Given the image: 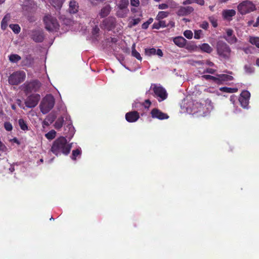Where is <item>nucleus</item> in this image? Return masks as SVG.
I'll list each match as a JSON object with an SVG mask.
<instances>
[{"instance_id": "nucleus-1", "label": "nucleus", "mask_w": 259, "mask_h": 259, "mask_svg": "<svg viewBox=\"0 0 259 259\" xmlns=\"http://www.w3.org/2000/svg\"><path fill=\"white\" fill-rule=\"evenodd\" d=\"M71 149V145L68 144L66 139L64 137H60L53 142L51 151L57 156L61 154L67 155Z\"/></svg>"}, {"instance_id": "nucleus-2", "label": "nucleus", "mask_w": 259, "mask_h": 259, "mask_svg": "<svg viewBox=\"0 0 259 259\" xmlns=\"http://www.w3.org/2000/svg\"><path fill=\"white\" fill-rule=\"evenodd\" d=\"M55 100L51 94L47 95L42 100L39 105L41 112L43 114L48 113L54 106Z\"/></svg>"}, {"instance_id": "nucleus-3", "label": "nucleus", "mask_w": 259, "mask_h": 259, "mask_svg": "<svg viewBox=\"0 0 259 259\" xmlns=\"http://www.w3.org/2000/svg\"><path fill=\"white\" fill-rule=\"evenodd\" d=\"M216 49L218 55L225 59L231 57V49L229 46L223 40H219L216 44Z\"/></svg>"}, {"instance_id": "nucleus-4", "label": "nucleus", "mask_w": 259, "mask_h": 259, "mask_svg": "<svg viewBox=\"0 0 259 259\" xmlns=\"http://www.w3.org/2000/svg\"><path fill=\"white\" fill-rule=\"evenodd\" d=\"M150 90L153 92V96L157 98L159 102H161L167 98L168 94L166 90L161 85L152 84Z\"/></svg>"}, {"instance_id": "nucleus-5", "label": "nucleus", "mask_w": 259, "mask_h": 259, "mask_svg": "<svg viewBox=\"0 0 259 259\" xmlns=\"http://www.w3.org/2000/svg\"><path fill=\"white\" fill-rule=\"evenodd\" d=\"M26 78V73L24 71L19 70L13 72L8 78L10 84L17 85L23 82Z\"/></svg>"}, {"instance_id": "nucleus-6", "label": "nucleus", "mask_w": 259, "mask_h": 259, "mask_svg": "<svg viewBox=\"0 0 259 259\" xmlns=\"http://www.w3.org/2000/svg\"><path fill=\"white\" fill-rule=\"evenodd\" d=\"M41 83L37 80H33L31 81H26L21 85V90L26 95H28L33 92L38 91L41 87Z\"/></svg>"}, {"instance_id": "nucleus-7", "label": "nucleus", "mask_w": 259, "mask_h": 259, "mask_svg": "<svg viewBox=\"0 0 259 259\" xmlns=\"http://www.w3.org/2000/svg\"><path fill=\"white\" fill-rule=\"evenodd\" d=\"M45 27L49 31H57L59 29V24L57 19L51 15H46L44 18Z\"/></svg>"}, {"instance_id": "nucleus-8", "label": "nucleus", "mask_w": 259, "mask_h": 259, "mask_svg": "<svg viewBox=\"0 0 259 259\" xmlns=\"http://www.w3.org/2000/svg\"><path fill=\"white\" fill-rule=\"evenodd\" d=\"M237 9L241 15H245L256 10L255 5L249 1H244L241 2L238 5Z\"/></svg>"}, {"instance_id": "nucleus-9", "label": "nucleus", "mask_w": 259, "mask_h": 259, "mask_svg": "<svg viewBox=\"0 0 259 259\" xmlns=\"http://www.w3.org/2000/svg\"><path fill=\"white\" fill-rule=\"evenodd\" d=\"M40 99V96L39 94H32L27 98L25 104L28 108H34L37 105Z\"/></svg>"}, {"instance_id": "nucleus-10", "label": "nucleus", "mask_w": 259, "mask_h": 259, "mask_svg": "<svg viewBox=\"0 0 259 259\" xmlns=\"http://www.w3.org/2000/svg\"><path fill=\"white\" fill-rule=\"evenodd\" d=\"M250 97V94L248 91H243L240 94L239 98V101L243 108L247 107L249 104V100Z\"/></svg>"}, {"instance_id": "nucleus-11", "label": "nucleus", "mask_w": 259, "mask_h": 259, "mask_svg": "<svg viewBox=\"0 0 259 259\" xmlns=\"http://www.w3.org/2000/svg\"><path fill=\"white\" fill-rule=\"evenodd\" d=\"M151 117L153 118H157L159 120L167 119L169 116L166 113H164L157 108H154L151 111Z\"/></svg>"}, {"instance_id": "nucleus-12", "label": "nucleus", "mask_w": 259, "mask_h": 259, "mask_svg": "<svg viewBox=\"0 0 259 259\" xmlns=\"http://www.w3.org/2000/svg\"><path fill=\"white\" fill-rule=\"evenodd\" d=\"M116 22V21L115 17H109L103 21L102 24L106 29L110 30L115 27Z\"/></svg>"}, {"instance_id": "nucleus-13", "label": "nucleus", "mask_w": 259, "mask_h": 259, "mask_svg": "<svg viewBox=\"0 0 259 259\" xmlns=\"http://www.w3.org/2000/svg\"><path fill=\"white\" fill-rule=\"evenodd\" d=\"M226 35H224L223 38H224L229 44H234L237 42L238 39L237 37L233 35V30L232 29H227L226 30Z\"/></svg>"}, {"instance_id": "nucleus-14", "label": "nucleus", "mask_w": 259, "mask_h": 259, "mask_svg": "<svg viewBox=\"0 0 259 259\" xmlns=\"http://www.w3.org/2000/svg\"><path fill=\"white\" fill-rule=\"evenodd\" d=\"M205 105L196 102L194 103L192 107V112L193 114L199 113L200 115L204 114L205 113Z\"/></svg>"}, {"instance_id": "nucleus-15", "label": "nucleus", "mask_w": 259, "mask_h": 259, "mask_svg": "<svg viewBox=\"0 0 259 259\" xmlns=\"http://www.w3.org/2000/svg\"><path fill=\"white\" fill-rule=\"evenodd\" d=\"M125 119L128 122H134L140 118L139 112L136 111L128 112L125 114Z\"/></svg>"}, {"instance_id": "nucleus-16", "label": "nucleus", "mask_w": 259, "mask_h": 259, "mask_svg": "<svg viewBox=\"0 0 259 259\" xmlns=\"http://www.w3.org/2000/svg\"><path fill=\"white\" fill-rule=\"evenodd\" d=\"M194 11L193 7L191 6L181 7L177 12V14L179 16H184L188 15Z\"/></svg>"}, {"instance_id": "nucleus-17", "label": "nucleus", "mask_w": 259, "mask_h": 259, "mask_svg": "<svg viewBox=\"0 0 259 259\" xmlns=\"http://www.w3.org/2000/svg\"><path fill=\"white\" fill-rule=\"evenodd\" d=\"M32 39L36 42H41L44 39V33L40 30H35L32 32Z\"/></svg>"}, {"instance_id": "nucleus-18", "label": "nucleus", "mask_w": 259, "mask_h": 259, "mask_svg": "<svg viewBox=\"0 0 259 259\" xmlns=\"http://www.w3.org/2000/svg\"><path fill=\"white\" fill-rule=\"evenodd\" d=\"M111 11V7L109 5H106L101 8L99 16L101 18L107 17Z\"/></svg>"}, {"instance_id": "nucleus-19", "label": "nucleus", "mask_w": 259, "mask_h": 259, "mask_svg": "<svg viewBox=\"0 0 259 259\" xmlns=\"http://www.w3.org/2000/svg\"><path fill=\"white\" fill-rule=\"evenodd\" d=\"M173 41L175 45L182 48L185 46L186 40L182 36H178L173 39Z\"/></svg>"}, {"instance_id": "nucleus-20", "label": "nucleus", "mask_w": 259, "mask_h": 259, "mask_svg": "<svg viewBox=\"0 0 259 259\" xmlns=\"http://www.w3.org/2000/svg\"><path fill=\"white\" fill-rule=\"evenodd\" d=\"M78 6L77 2L72 0L69 3V11L70 13L75 14L78 12Z\"/></svg>"}, {"instance_id": "nucleus-21", "label": "nucleus", "mask_w": 259, "mask_h": 259, "mask_svg": "<svg viewBox=\"0 0 259 259\" xmlns=\"http://www.w3.org/2000/svg\"><path fill=\"white\" fill-rule=\"evenodd\" d=\"M217 76L219 77L220 84H222L224 81H231L234 78L232 76L225 74H218Z\"/></svg>"}, {"instance_id": "nucleus-22", "label": "nucleus", "mask_w": 259, "mask_h": 259, "mask_svg": "<svg viewBox=\"0 0 259 259\" xmlns=\"http://www.w3.org/2000/svg\"><path fill=\"white\" fill-rule=\"evenodd\" d=\"M236 11L234 10H226L223 12V16L226 19H229L231 17L235 16Z\"/></svg>"}, {"instance_id": "nucleus-23", "label": "nucleus", "mask_w": 259, "mask_h": 259, "mask_svg": "<svg viewBox=\"0 0 259 259\" xmlns=\"http://www.w3.org/2000/svg\"><path fill=\"white\" fill-rule=\"evenodd\" d=\"M167 26H168V25H166L165 21L160 20L158 22H155L153 24L152 28L153 29H159L161 27L164 28Z\"/></svg>"}, {"instance_id": "nucleus-24", "label": "nucleus", "mask_w": 259, "mask_h": 259, "mask_svg": "<svg viewBox=\"0 0 259 259\" xmlns=\"http://www.w3.org/2000/svg\"><path fill=\"white\" fill-rule=\"evenodd\" d=\"M128 12V9H118L117 11H116V15L119 18H124L127 16Z\"/></svg>"}, {"instance_id": "nucleus-25", "label": "nucleus", "mask_w": 259, "mask_h": 259, "mask_svg": "<svg viewBox=\"0 0 259 259\" xmlns=\"http://www.w3.org/2000/svg\"><path fill=\"white\" fill-rule=\"evenodd\" d=\"M18 124L20 128L24 131L29 130L27 123L23 119L20 118L18 120Z\"/></svg>"}, {"instance_id": "nucleus-26", "label": "nucleus", "mask_w": 259, "mask_h": 259, "mask_svg": "<svg viewBox=\"0 0 259 259\" xmlns=\"http://www.w3.org/2000/svg\"><path fill=\"white\" fill-rule=\"evenodd\" d=\"M132 55L137 59L138 60L141 61L142 59L140 54L136 50L135 44H134L132 47Z\"/></svg>"}, {"instance_id": "nucleus-27", "label": "nucleus", "mask_w": 259, "mask_h": 259, "mask_svg": "<svg viewBox=\"0 0 259 259\" xmlns=\"http://www.w3.org/2000/svg\"><path fill=\"white\" fill-rule=\"evenodd\" d=\"M64 121V120L63 117L61 116V117H59L57 119V120L56 121V122L55 123V124H54L55 128L57 130L60 129L63 126Z\"/></svg>"}, {"instance_id": "nucleus-28", "label": "nucleus", "mask_w": 259, "mask_h": 259, "mask_svg": "<svg viewBox=\"0 0 259 259\" xmlns=\"http://www.w3.org/2000/svg\"><path fill=\"white\" fill-rule=\"evenodd\" d=\"M129 5L128 0H120L117 5V8L120 9H128L127 7Z\"/></svg>"}, {"instance_id": "nucleus-29", "label": "nucleus", "mask_w": 259, "mask_h": 259, "mask_svg": "<svg viewBox=\"0 0 259 259\" xmlns=\"http://www.w3.org/2000/svg\"><path fill=\"white\" fill-rule=\"evenodd\" d=\"M200 49L202 51L207 53H210L212 51V48L208 44L204 43L200 46Z\"/></svg>"}, {"instance_id": "nucleus-30", "label": "nucleus", "mask_w": 259, "mask_h": 259, "mask_svg": "<svg viewBox=\"0 0 259 259\" xmlns=\"http://www.w3.org/2000/svg\"><path fill=\"white\" fill-rule=\"evenodd\" d=\"M220 90L223 92L228 93H236L238 91V89L224 87L220 88Z\"/></svg>"}, {"instance_id": "nucleus-31", "label": "nucleus", "mask_w": 259, "mask_h": 259, "mask_svg": "<svg viewBox=\"0 0 259 259\" xmlns=\"http://www.w3.org/2000/svg\"><path fill=\"white\" fill-rule=\"evenodd\" d=\"M9 58L10 62L12 63H17L21 59V57L18 54H11Z\"/></svg>"}, {"instance_id": "nucleus-32", "label": "nucleus", "mask_w": 259, "mask_h": 259, "mask_svg": "<svg viewBox=\"0 0 259 259\" xmlns=\"http://www.w3.org/2000/svg\"><path fill=\"white\" fill-rule=\"evenodd\" d=\"M249 41L252 45H255L257 48H259V37L255 36H250Z\"/></svg>"}, {"instance_id": "nucleus-33", "label": "nucleus", "mask_w": 259, "mask_h": 259, "mask_svg": "<svg viewBox=\"0 0 259 259\" xmlns=\"http://www.w3.org/2000/svg\"><path fill=\"white\" fill-rule=\"evenodd\" d=\"M168 15L169 12H168L160 11L158 13V15H157L156 19L157 20H160L161 19L167 17L168 16Z\"/></svg>"}, {"instance_id": "nucleus-34", "label": "nucleus", "mask_w": 259, "mask_h": 259, "mask_svg": "<svg viewBox=\"0 0 259 259\" xmlns=\"http://www.w3.org/2000/svg\"><path fill=\"white\" fill-rule=\"evenodd\" d=\"M81 154V151L80 149H76L72 151L71 158L72 160H75L76 157L80 155Z\"/></svg>"}, {"instance_id": "nucleus-35", "label": "nucleus", "mask_w": 259, "mask_h": 259, "mask_svg": "<svg viewBox=\"0 0 259 259\" xmlns=\"http://www.w3.org/2000/svg\"><path fill=\"white\" fill-rule=\"evenodd\" d=\"M51 1L54 7L60 9L62 6L64 0H51Z\"/></svg>"}, {"instance_id": "nucleus-36", "label": "nucleus", "mask_w": 259, "mask_h": 259, "mask_svg": "<svg viewBox=\"0 0 259 259\" xmlns=\"http://www.w3.org/2000/svg\"><path fill=\"white\" fill-rule=\"evenodd\" d=\"M9 27L16 34H18L20 32L21 28L18 24H10Z\"/></svg>"}, {"instance_id": "nucleus-37", "label": "nucleus", "mask_w": 259, "mask_h": 259, "mask_svg": "<svg viewBox=\"0 0 259 259\" xmlns=\"http://www.w3.org/2000/svg\"><path fill=\"white\" fill-rule=\"evenodd\" d=\"M145 54L146 55L151 56L156 54V49L155 48L145 49Z\"/></svg>"}, {"instance_id": "nucleus-38", "label": "nucleus", "mask_w": 259, "mask_h": 259, "mask_svg": "<svg viewBox=\"0 0 259 259\" xmlns=\"http://www.w3.org/2000/svg\"><path fill=\"white\" fill-rule=\"evenodd\" d=\"M56 135V132L54 130H51L46 134L45 136L48 140H52L55 138Z\"/></svg>"}, {"instance_id": "nucleus-39", "label": "nucleus", "mask_w": 259, "mask_h": 259, "mask_svg": "<svg viewBox=\"0 0 259 259\" xmlns=\"http://www.w3.org/2000/svg\"><path fill=\"white\" fill-rule=\"evenodd\" d=\"M245 71L246 73L251 74L254 72V69L250 65H245L244 67Z\"/></svg>"}, {"instance_id": "nucleus-40", "label": "nucleus", "mask_w": 259, "mask_h": 259, "mask_svg": "<svg viewBox=\"0 0 259 259\" xmlns=\"http://www.w3.org/2000/svg\"><path fill=\"white\" fill-rule=\"evenodd\" d=\"M4 126L5 130L8 132H11L13 130L12 124L10 122H5L4 124Z\"/></svg>"}, {"instance_id": "nucleus-41", "label": "nucleus", "mask_w": 259, "mask_h": 259, "mask_svg": "<svg viewBox=\"0 0 259 259\" xmlns=\"http://www.w3.org/2000/svg\"><path fill=\"white\" fill-rule=\"evenodd\" d=\"M184 36L188 39H191L193 37V33L192 31L187 30L184 32Z\"/></svg>"}, {"instance_id": "nucleus-42", "label": "nucleus", "mask_w": 259, "mask_h": 259, "mask_svg": "<svg viewBox=\"0 0 259 259\" xmlns=\"http://www.w3.org/2000/svg\"><path fill=\"white\" fill-rule=\"evenodd\" d=\"M10 15L9 14H6L3 18L1 23L8 25V22L10 20Z\"/></svg>"}, {"instance_id": "nucleus-43", "label": "nucleus", "mask_w": 259, "mask_h": 259, "mask_svg": "<svg viewBox=\"0 0 259 259\" xmlns=\"http://www.w3.org/2000/svg\"><path fill=\"white\" fill-rule=\"evenodd\" d=\"M202 34V31L201 30H195L194 32V38L195 39H199L201 35Z\"/></svg>"}, {"instance_id": "nucleus-44", "label": "nucleus", "mask_w": 259, "mask_h": 259, "mask_svg": "<svg viewBox=\"0 0 259 259\" xmlns=\"http://www.w3.org/2000/svg\"><path fill=\"white\" fill-rule=\"evenodd\" d=\"M56 117L54 115H52V114H49L48 115L47 117L46 118V119L51 124L52 123L55 119Z\"/></svg>"}, {"instance_id": "nucleus-45", "label": "nucleus", "mask_w": 259, "mask_h": 259, "mask_svg": "<svg viewBox=\"0 0 259 259\" xmlns=\"http://www.w3.org/2000/svg\"><path fill=\"white\" fill-rule=\"evenodd\" d=\"M131 5L132 6L138 7L140 5L139 0H131Z\"/></svg>"}, {"instance_id": "nucleus-46", "label": "nucleus", "mask_w": 259, "mask_h": 259, "mask_svg": "<svg viewBox=\"0 0 259 259\" xmlns=\"http://www.w3.org/2000/svg\"><path fill=\"white\" fill-rule=\"evenodd\" d=\"M159 9L164 10L168 8V6L166 4H159L158 6Z\"/></svg>"}, {"instance_id": "nucleus-47", "label": "nucleus", "mask_w": 259, "mask_h": 259, "mask_svg": "<svg viewBox=\"0 0 259 259\" xmlns=\"http://www.w3.org/2000/svg\"><path fill=\"white\" fill-rule=\"evenodd\" d=\"M151 104V102L149 99L146 100L144 103H143V105L144 106V107L147 108H148L150 107Z\"/></svg>"}, {"instance_id": "nucleus-48", "label": "nucleus", "mask_w": 259, "mask_h": 259, "mask_svg": "<svg viewBox=\"0 0 259 259\" xmlns=\"http://www.w3.org/2000/svg\"><path fill=\"white\" fill-rule=\"evenodd\" d=\"M141 21V19L139 18L134 19L132 21V26H136Z\"/></svg>"}, {"instance_id": "nucleus-49", "label": "nucleus", "mask_w": 259, "mask_h": 259, "mask_svg": "<svg viewBox=\"0 0 259 259\" xmlns=\"http://www.w3.org/2000/svg\"><path fill=\"white\" fill-rule=\"evenodd\" d=\"M194 3L200 6H204L205 4L204 0H193Z\"/></svg>"}, {"instance_id": "nucleus-50", "label": "nucleus", "mask_w": 259, "mask_h": 259, "mask_svg": "<svg viewBox=\"0 0 259 259\" xmlns=\"http://www.w3.org/2000/svg\"><path fill=\"white\" fill-rule=\"evenodd\" d=\"M215 72V70L212 68H208L204 71V73H208L210 74H213Z\"/></svg>"}, {"instance_id": "nucleus-51", "label": "nucleus", "mask_w": 259, "mask_h": 259, "mask_svg": "<svg viewBox=\"0 0 259 259\" xmlns=\"http://www.w3.org/2000/svg\"><path fill=\"white\" fill-rule=\"evenodd\" d=\"M211 80H213L214 82L217 83L218 84H220V79L219 76L215 77L212 76Z\"/></svg>"}, {"instance_id": "nucleus-52", "label": "nucleus", "mask_w": 259, "mask_h": 259, "mask_svg": "<svg viewBox=\"0 0 259 259\" xmlns=\"http://www.w3.org/2000/svg\"><path fill=\"white\" fill-rule=\"evenodd\" d=\"M6 149V146L1 141H0V151L4 152Z\"/></svg>"}, {"instance_id": "nucleus-53", "label": "nucleus", "mask_w": 259, "mask_h": 259, "mask_svg": "<svg viewBox=\"0 0 259 259\" xmlns=\"http://www.w3.org/2000/svg\"><path fill=\"white\" fill-rule=\"evenodd\" d=\"M156 54H157L159 57H162L163 55L162 51L160 49L156 50Z\"/></svg>"}, {"instance_id": "nucleus-54", "label": "nucleus", "mask_w": 259, "mask_h": 259, "mask_svg": "<svg viewBox=\"0 0 259 259\" xmlns=\"http://www.w3.org/2000/svg\"><path fill=\"white\" fill-rule=\"evenodd\" d=\"M201 27L204 29H207L208 27V24L206 22H203L201 24Z\"/></svg>"}, {"instance_id": "nucleus-55", "label": "nucleus", "mask_w": 259, "mask_h": 259, "mask_svg": "<svg viewBox=\"0 0 259 259\" xmlns=\"http://www.w3.org/2000/svg\"><path fill=\"white\" fill-rule=\"evenodd\" d=\"M99 30V28L97 26H95L93 29V34H96L98 33Z\"/></svg>"}, {"instance_id": "nucleus-56", "label": "nucleus", "mask_w": 259, "mask_h": 259, "mask_svg": "<svg viewBox=\"0 0 259 259\" xmlns=\"http://www.w3.org/2000/svg\"><path fill=\"white\" fill-rule=\"evenodd\" d=\"M118 41L117 37H111L110 42L112 44H116Z\"/></svg>"}, {"instance_id": "nucleus-57", "label": "nucleus", "mask_w": 259, "mask_h": 259, "mask_svg": "<svg viewBox=\"0 0 259 259\" xmlns=\"http://www.w3.org/2000/svg\"><path fill=\"white\" fill-rule=\"evenodd\" d=\"M149 25V24L147 22H146L142 25V28L143 29H146L148 28Z\"/></svg>"}, {"instance_id": "nucleus-58", "label": "nucleus", "mask_w": 259, "mask_h": 259, "mask_svg": "<svg viewBox=\"0 0 259 259\" xmlns=\"http://www.w3.org/2000/svg\"><path fill=\"white\" fill-rule=\"evenodd\" d=\"M202 77L206 80H211L212 76L210 75H203Z\"/></svg>"}, {"instance_id": "nucleus-59", "label": "nucleus", "mask_w": 259, "mask_h": 259, "mask_svg": "<svg viewBox=\"0 0 259 259\" xmlns=\"http://www.w3.org/2000/svg\"><path fill=\"white\" fill-rule=\"evenodd\" d=\"M194 3L193 1V0H186V1H185L183 4L184 5H186V4H191L192 3Z\"/></svg>"}, {"instance_id": "nucleus-60", "label": "nucleus", "mask_w": 259, "mask_h": 259, "mask_svg": "<svg viewBox=\"0 0 259 259\" xmlns=\"http://www.w3.org/2000/svg\"><path fill=\"white\" fill-rule=\"evenodd\" d=\"M167 25H168V26H170V27H174L175 25V23L174 21H169V23L167 24Z\"/></svg>"}, {"instance_id": "nucleus-61", "label": "nucleus", "mask_w": 259, "mask_h": 259, "mask_svg": "<svg viewBox=\"0 0 259 259\" xmlns=\"http://www.w3.org/2000/svg\"><path fill=\"white\" fill-rule=\"evenodd\" d=\"M43 124L46 126H49L51 123L45 118L43 121Z\"/></svg>"}, {"instance_id": "nucleus-62", "label": "nucleus", "mask_w": 259, "mask_h": 259, "mask_svg": "<svg viewBox=\"0 0 259 259\" xmlns=\"http://www.w3.org/2000/svg\"><path fill=\"white\" fill-rule=\"evenodd\" d=\"M259 25V17H258L256 19V22L253 25V26L254 27H257Z\"/></svg>"}, {"instance_id": "nucleus-63", "label": "nucleus", "mask_w": 259, "mask_h": 259, "mask_svg": "<svg viewBox=\"0 0 259 259\" xmlns=\"http://www.w3.org/2000/svg\"><path fill=\"white\" fill-rule=\"evenodd\" d=\"M7 25L1 23V28L2 29L5 30L7 27Z\"/></svg>"}, {"instance_id": "nucleus-64", "label": "nucleus", "mask_w": 259, "mask_h": 259, "mask_svg": "<svg viewBox=\"0 0 259 259\" xmlns=\"http://www.w3.org/2000/svg\"><path fill=\"white\" fill-rule=\"evenodd\" d=\"M153 21V19L152 18H149L146 22L150 25Z\"/></svg>"}]
</instances>
